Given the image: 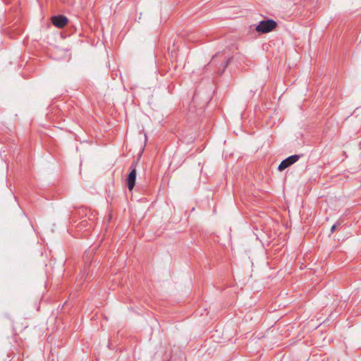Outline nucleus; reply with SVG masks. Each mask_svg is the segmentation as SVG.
<instances>
[{
	"mask_svg": "<svg viewBox=\"0 0 361 361\" xmlns=\"http://www.w3.org/2000/svg\"><path fill=\"white\" fill-rule=\"evenodd\" d=\"M277 26V23L272 19L262 20L256 26L255 30L260 33H267L274 30Z\"/></svg>",
	"mask_w": 361,
	"mask_h": 361,
	"instance_id": "obj_1",
	"label": "nucleus"
},
{
	"mask_svg": "<svg viewBox=\"0 0 361 361\" xmlns=\"http://www.w3.org/2000/svg\"><path fill=\"white\" fill-rule=\"evenodd\" d=\"M299 158H300L299 155L295 154V155H291V156L288 157V158L285 159L279 164V166L278 167L279 171H282L285 170L288 166H290V165H292L294 163H295L296 161H298Z\"/></svg>",
	"mask_w": 361,
	"mask_h": 361,
	"instance_id": "obj_2",
	"label": "nucleus"
},
{
	"mask_svg": "<svg viewBox=\"0 0 361 361\" xmlns=\"http://www.w3.org/2000/svg\"><path fill=\"white\" fill-rule=\"evenodd\" d=\"M130 172L127 178L128 188L130 190H132L135 185L136 180V164L133 163L130 166Z\"/></svg>",
	"mask_w": 361,
	"mask_h": 361,
	"instance_id": "obj_3",
	"label": "nucleus"
},
{
	"mask_svg": "<svg viewBox=\"0 0 361 361\" xmlns=\"http://www.w3.org/2000/svg\"><path fill=\"white\" fill-rule=\"evenodd\" d=\"M68 22V18L63 15H58L51 18V23L54 26L59 28H63Z\"/></svg>",
	"mask_w": 361,
	"mask_h": 361,
	"instance_id": "obj_4",
	"label": "nucleus"
},
{
	"mask_svg": "<svg viewBox=\"0 0 361 361\" xmlns=\"http://www.w3.org/2000/svg\"><path fill=\"white\" fill-rule=\"evenodd\" d=\"M336 226H336V224H334V225H333V226H331V233H334V231H335V230H336Z\"/></svg>",
	"mask_w": 361,
	"mask_h": 361,
	"instance_id": "obj_5",
	"label": "nucleus"
},
{
	"mask_svg": "<svg viewBox=\"0 0 361 361\" xmlns=\"http://www.w3.org/2000/svg\"><path fill=\"white\" fill-rule=\"evenodd\" d=\"M228 59L225 62L224 65V69H223V71H224V69L226 68V67L227 66L228 63Z\"/></svg>",
	"mask_w": 361,
	"mask_h": 361,
	"instance_id": "obj_6",
	"label": "nucleus"
},
{
	"mask_svg": "<svg viewBox=\"0 0 361 361\" xmlns=\"http://www.w3.org/2000/svg\"><path fill=\"white\" fill-rule=\"evenodd\" d=\"M14 329L16 331H17L18 330V327L17 326H15L14 327ZM23 330V328H21L20 329H19L20 331H21Z\"/></svg>",
	"mask_w": 361,
	"mask_h": 361,
	"instance_id": "obj_7",
	"label": "nucleus"
},
{
	"mask_svg": "<svg viewBox=\"0 0 361 361\" xmlns=\"http://www.w3.org/2000/svg\"><path fill=\"white\" fill-rule=\"evenodd\" d=\"M214 59V57H213L212 60L210 61V63L208 65H210L211 63H212Z\"/></svg>",
	"mask_w": 361,
	"mask_h": 361,
	"instance_id": "obj_8",
	"label": "nucleus"
}]
</instances>
